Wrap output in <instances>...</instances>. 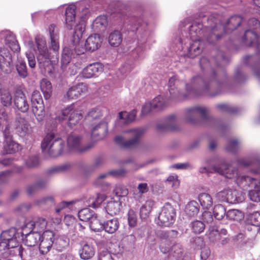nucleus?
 <instances>
[{"label":"nucleus","mask_w":260,"mask_h":260,"mask_svg":"<svg viewBox=\"0 0 260 260\" xmlns=\"http://www.w3.org/2000/svg\"><path fill=\"white\" fill-rule=\"evenodd\" d=\"M242 22V18L239 15L232 16L223 25L214 16L207 19L204 25L199 22H194L188 27L189 38L182 32L179 38L183 55L193 58L199 55L204 47L203 41L205 39L210 44H214L221 37L223 31L230 32L237 28Z\"/></svg>","instance_id":"f257e3e1"},{"label":"nucleus","mask_w":260,"mask_h":260,"mask_svg":"<svg viewBox=\"0 0 260 260\" xmlns=\"http://www.w3.org/2000/svg\"><path fill=\"white\" fill-rule=\"evenodd\" d=\"M48 30L49 34V47L53 54L51 55L49 53L45 39L40 36L35 39L37 46L35 53L40 68L44 70L45 74L51 76L54 71L52 62H55V60L52 59L58 60L59 58V34L58 27L53 24L49 26Z\"/></svg>","instance_id":"f03ea898"},{"label":"nucleus","mask_w":260,"mask_h":260,"mask_svg":"<svg viewBox=\"0 0 260 260\" xmlns=\"http://www.w3.org/2000/svg\"><path fill=\"white\" fill-rule=\"evenodd\" d=\"M202 70L211 74V78L205 79L200 76L193 77L190 84H186V89L189 94L192 93L195 95H207L214 96L216 94H212L211 90L214 83H219L215 75V72L211 67L210 61L206 57H202L200 61Z\"/></svg>","instance_id":"7ed1b4c3"},{"label":"nucleus","mask_w":260,"mask_h":260,"mask_svg":"<svg viewBox=\"0 0 260 260\" xmlns=\"http://www.w3.org/2000/svg\"><path fill=\"white\" fill-rule=\"evenodd\" d=\"M64 141L54 132L47 133L41 143L43 152L52 157L64 154Z\"/></svg>","instance_id":"20e7f679"},{"label":"nucleus","mask_w":260,"mask_h":260,"mask_svg":"<svg viewBox=\"0 0 260 260\" xmlns=\"http://www.w3.org/2000/svg\"><path fill=\"white\" fill-rule=\"evenodd\" d=\"M208 113V110L205 107L195 106L190 107L185 110L184 119L186 122L194 124L198 122L199 115H201L203 120L208 124L212 126L222 128L223 127L222 121L213 117L209 116Z\"/></svg>","instance_id":"39448f33"},{"label":"nucleus","mask_w":260,"mask_h":260,"mask_svg":"<svg viewBox=\"0 0 260 260\" xmlns=\"http://www.w3.org/2000/svg\"><path fill=\"white\" fill-rule=\"evenodd\" d=\"M21 239V234L15 228L3 232L0 236V256H5L9 253V249L17 248Z\"/></svg>","instance_id":"423d86ee"},{"label":"nucleus","mask_w":260,"mask_h":260,"mask_svg":"<svg viewBox=\"0 0 260 260\" xmlns=\"http://www.w3.org/2000/svg\"><path fill=\"white\" fill-rule=\"evenodd\" d=\"M237 185L244 189L249 188L248 197L251 201L260 202V179L250 176L241 177L237 180Z\"/></svg>","instance_id":"0eeeda50"},{"label":"nucleus","mask_w":260,"mask_h":260,"mask_svg":"<svg viewBox=\"0 0 260 260\" xmlns=\"http://www.w3.org/2000/svg\"><path fill=\"white\" fill-rule=\"evenodd\" d=\"M248 25L249 27L245 31L244 40L249 43L250 46H255L260 52V43L258 40V36L256 29L259 28L260 23L256 18H252L249 20Z\"/></svg>","instance_id":"6e6552de"},{"label":"nucleus","mask_w":260,"mask_h":260,"mask_svg":"<svg viewBox=\"0 0 260 260\" xmlns=\"http://www.w3.org/2000/svg\"><path fill=\"white\" fill-rule=\"evenodd\" d=\"M82 117L81 111L76 110L75 105L72 104L63 109L55 118L56 120L61 121L68 118V125L72 127L78 123Z\"/></svg>","instance_id":"1a4fd4ad"},{"label":"nucleus","mask_w":260,"mask_h":260,"mask_svg":"<svg viewBox=\"0 0 260 260\" xmlns=\"http://www.w3.org/2000/svg\"><path fill=\"white\" fill-rule=\"evenodd\" d=\"M128 133L131 138L125 141L121 136H117L114 139L115 142L123 148H132L138 145L139 139L143 135L144 131L141 128L131 129L124 132Z\"/></svg>","instance_id":"9d476101"},{"label":"nucleus","mask_w":260,"mask_h":260,"mask_svg":"<svg viewBox=\"0 0 260 260\" xmlns=\"http://www.w3.org/2000/svg\"><path fill=\"white\" fill-rule=\"evenodd\" d=\"M215 198L220 201L231 204L240 203L244 200V196L241 192L228 188L217 192Z\"/></svg>","instance_id":"9b49d317"},{"label":"nucleus","mask_w":260,"mask_h":260,"mask_svg":"<svg viewBox=\"0 0 260 260\" xmlns=\"http://www.w3.org/2000/svg\"><path fill=\"white\" fill-rule=\"evenodd\" d=\"M176 211L169 203H166L161 209L156 223L161 226H170L175 221Z\"/></svg>","instance_id":"f8f14e48"},{"label":"nucleus","mask_w":260,"mask_h":260,"mask_svg":"<svg viewBox=\"0 0 260 260\" xmlns=\"http://www.w3.org/2000/svg\"><path fill=\"white\" fill-rule=\"evenodd\" d=\"M235 162L239 166L254 167L250 172L255 174L260 173V154L257 152L251 153L248 157L238 158Z\"/></svg>","instance_id":"ddd939ff"},{"label":"nucleus","mask_w":260,"mask_h":260,"mask_svg":"<svg viewBox=\"0 0 260 260\" xmlns=\"http://www.w3.org/2000/svg\"><path fill=\"white\" fill-rule=\"evenodd\" d=\"M212 169L214 171L224 176L227 178H236L237 183L239 178L243 176H248V175H240L237 169L228 165L223 161H219L217 165L213 167Z\"/></svg>","instance_id":"4468645a"},{"label":"nucleus","mask_w":260,"mask_h":260,"mask_svg":"<svg viewBox=\"0 0 260 260\" xmlns=\"http://www.w3.org/2000/svg\"><path fill=\"white\" fill-rule=\"evenodd\" d=\"M67 146L69 152L83 153L89 150L92 146L91 144L83 145L81 138L76 135L71 134L67 139Z\"/></svg>","instance_id":"2eb2a0df"},{"label":"nucleus","mask_w":260,"mask_h":260,"mask_svg":"<svg viewBox=\"0 0 260 260\" xmlns=\"http://www.w3.org/2000/svg\"><path fill=\"white\" fill-rule=\"evenodd\" d=\"M85 31V25L83 23L75 26L73 34V43L74 46V51L76 55H79L84 53L87 50L86 47L83 46L81 42L82 35Z\"/></svg>","instance_id":"dca6fc26"},{"label":"nucleus","mask_w":260,"mask_h":260,"mask_svg":"<svg viewBox=\"0 0 260 260\" xmlns=\"http://www.w3.org/2000/svg\"><path fill=\"white\" fill-rule=\"evenodd\" d=\"M21 231L18 232L21 234V240H23L25 245L28 247H32L37 245L41 240V234L36 233L34 231H31L26 227L21 225Z\"/></svg>","instance_id":"f3484780"},{"label":"nucleus","mask_w":260,"mask_h":260,"mask_svg":"<svg viewBox=\"0 0 260 260\" xmlns=\"http://www.w3.org/2000/svg\"><path fill=\"white\" fill-rule=\"evenodd\" d=\"M3 133L5 139L3 143L4 153L12 154L18 151L20 149V146L13 140L8 126L6 127Z\"/></svg>","instance_id":"a211bd4d"},{"label":"nucleus","mask_w":260,"mask_h":260,"mask_svg":"<svg viewBox=\"0 0 260 260\" xmlns=\"http://www.w3.org/2000/svg\"><path fill=\"white\" fill-rule=\"evenodd\" d=\"M13 68L11 53L7 48L0 49V69L4 74L11 73Z\"/></svg>","instance_id":"6ab92c4d"},{"label":"nucleus","mask_w":260,"mask_h":260,"mask_svg":"<svg viewBox=\"0 0 260 260\" xmlns=\"http://www.w3.org/2000/svg\"><path fill=\"white\" fill-rule=\"evenodd\" d=\"M180 83L177 80L176 76L170 78L168 83L169 90L170 94V98L176 101H179L185 99L187 95L183 94L180 91Z\"/></svg>","instance_id":"aec40b11"},{"label":"nucleus","mask_w":260,"mask_h":260,"mask_svg":"<svg viewBox=\"0 0 260 260\" xmlns=\"http://www.w3.org/2000/svg\"><path fill=\"white\" fill-rule=\"evenodd\" d=\"M54 237L53 232L50 230H46L41 234L39 249L42 254H46L50 250L54 242Z\"/></svg>","instance_id":"412c9836"},{"label":"nucleus","mask_w":260,"mask_h":260,"mask_svg":"<svg viewBox=\"0 0 260 260\" xmlns=\"http://www.w3.org/2000/svg\"><path fill=\"white\" fill-rule=\"evenodd\" d=\"M47 224L46 219L39 217L34 220H24V223L22 225L34 231L36 233H40L41 235L45 231Z\"/></svg>","instance_id":"4be33fe9"},{"label":"nucleus","mask_w":260,"mask_h":260,"mask_svg":"<svg viewBox=\"0 0 260 260\" xmlns=\"http://www.w3.org/2000/svg\"><path fill=\"white\" fill-rule=\"evenodd\" d=\"M4 40L6 45L13 51H19L20 48L13 34L9 30L0 32V40Z\"/></svg>","instance_id":"5701e85b"},{"label":"nucleus","mask_w":260,"mask_h":260,"mask_svg":"<svg viewBox=\"0 0 260 260\" xmlns=\"http://www.w3.org/2000/svg\"><path fill=\"white\" fill-rule=\"evenodd\" d=\"M14 104L17 108L22 112H26L29 109V104L23 91L17 89L14 94Z\"/></svg>","instance_id":"b1692460"},{"label":"nucleus","mask_w":260,"mask_h":260,"mask_svg":"<svg viewBox=\"0 0 260 260\" xmlns=\"http://www.w3.org/2000/svg\"><path fill=\"white\" fill-rule=\"evenodd\" d=\"M87 90V87L85 84L83 83H79L70 87L64 98H67L68 100L76 99L82 93L86 92Z\"/></svg>","instance_id":"393cba45"},{"label":"nucleus","mask_w":260,"mask_h":260,"mask_svg":"<svg viewBox=\"0 0 260 260\" xmlns=\"http://www.w3.org/2000/svg\"><path fill=\"white\" fill-rule=\"evenodd\" d=\"M103 71V66L99 62L89 64L82 71V75L85 78H90L96 76L98 73Z\"/></svg>","instance_id":"a878e982"},{"label":"nucleus","mask_w":260,"mask_h":260,"mask_svg":"<svg viewBox=\"0 0 260 260\" xmlns=\"http://www.w3.org/2000/svg\"><path fill=\"white\" fill-rule=\"evenodd\" d=\"M76 6L69 5L66 10V25L69 29H72L75 23Z\"/></svg>","instance_id":"bb28decb"},{"label":"nucleus","mask_w":260,"mask_h":260,"mask_svg":"<svg viewBox=\"0 0 260 260\" xmlns=\"http://www.w3.org/2000/svg\"><path fill=\"white\" fill-rule=\"evenodd\" d=\"M142 22V20L141 18L135 16H127L126 19L124 18V23L129 26L128 29L132 32L138 31L140 32L143 25Z\"/></svg>","instance_id":"cd10ccee"},{"label":"nucleus","mask_w":260,"mask_h":260,"mask_svg":"<svg viewBox=\"0 0 260 260\" xmlns=\"http://www.w3.org/2000/svg\"><path fill=\"white\" fill-rule=\"evenodd\" d=\"M108 19L106 15L98 16L92 24V29L95 32L104 31L108 26Z\"/></svg>","instance_id":"c85d7f7f"},{"label":"nucleus","mask_w":260,"mask_h":260,"mask_svg":"<svg viewBox=\"0 0 260 260\" xmlns=\"http://www.w3.org/2000/svg\"><path fill=\"white\" fill-rule=\"evenodd\" d=\"M101 40L98 34H93L86 39L85 42V46L87 51H94L100 46Z\"/></svg>","instance_id":"c756f323"},{"label":"nucleus","mask_w":260,"mask_h":260,"mask_svg":"<svg viewBox=\"0 0 260 260\" xmlns=\"http://www.w3.org/2000/svg\"><path fill=\"white\" fill-rule=\"evenodd\" d=\"M18 125L16 129L22 137L28 136L31 135L32 129L29 123L24 118H20L18 120Z\"/></svg>","instance_id":"7c9ffc66"},{"label":"nucleus","mask_w":260,"mask_h":260,"mask_svg":"<svg viewBox=\"0 0 260 260\" xmlns=\"http://www.w3.org/2000/svg\"><path fill=\"white\" fill-rule=\"evenodd\" d=\"M121 207V202L120 201L119 199L118 200H116L111 198L110 200L107 202V204L105 208L106 212L109 214L114 215L119 213Z\"/></svg>","instance_id":"2f4dec72"},{"label":"nucleus","mask_w":260,"mask_h":260,"mask_svg":"<svg viewBox=\"0 0 260 260\" xmlns=\"http://www.w3.org/2000/svg\"><path fill=\"white\" fill-rule=\"evenodd\" d=\"M107 133V123L100 122L98 124L93 126L91 135L93 137H98V139H102L106 136Z\"/></svg>","instance_id":"473e14b6"},{"label":"nucleus","mask_w":260,"mask_h":260,"mask_svg":"<svg viewBox=\"0 0 260 260\" xmlns=\"http://www.w3.org/2000/svg\"><path fill=\"white\" fill-rule=\"evenodd\" d=\"M80 257L85 260H87L95 254V249L93 246L88 243H83L81 248L79 251Z\"/></svg>","instance_id":"72a5a7b5"},{"label":"nucleus","mask_w":260,"mask_h":260,"mask_svg":"<svg viewBox=\"0 0 260 260\" xmlns=\"http://www.w3.org/2000/svg\"><path fill=\"white\" fill-rule=\"evenodd\" d=\"M137 111L135 110L127 113L125 111L121 112L119 113V120L117 121V124H120L122 123L127 124L135 120Z\"/></svg>","instance_id":"f704fd0d"},{"label":"nucleus","mask_w":260,"mask_h":260,"mask_svg":"<svg viewBox=\"0 0 260 260\" xmlns=\"http://www.w3.org/2000/svg\"><path fill=\"white\" fill-rule=\"evenodd\" d=\"M122 41V35L119 30H114L109 34L108 42L109 44L114 47L119 46Z\"/></svg>","instance_id":"c9c22d12"},{"label":"nucleus","mask_w":260,"mask_h":260,"mask_svg":"<svg viewBox=\"0 0 260 260\" xmlns=\"http://www.w3.org/2000/svg\"><path fill=\"white\" fill-rule=\"evenodd\" d=\"M119 226V223L118 219L114 218L104 222L103 229L108 233L113 234L118 230Z\"/></svg>","instance_id":"e433bc0d"},{"label":"nucleus","mask_w":260,"mask_h":260,"mask_svg":"<svg viewBox=\"0 0 260 260\" xmlns=\"http://www.w3.org/2000/svg\"><path fill=\"white\" fill-rule=\"evenodd\" d=\"M200 206L197 202L191 201L185 206L184 211L188 216L194 217L198 214Z\"/></svg>","instance_id":"4c0bfd02"},{"label":"nucleus","mask_w":260,"mask_h":260,"mask_svg":"<svg viewBox=\"0 0 260 260\" xmlns=\"http://www.w3.org/2000/svg\"><path fill=\"white\" fill-rule=\"evenodd\" d=\"M70 240L65 236L58 237L54 242V247L58 252L65 250L69 245Z\"/></svg>","instance_id":"58836bf2"},{"label":"nucleus","mask_w":260,"mask_h":260,"mask_svg":"<svg viewBox=\"0 0 260 260\" xmlns=\"http://www.w3.org/2000/svg\"><path fill=\"white\" fill-rule=\"evenodd\" d=\"M198 199L203 208L209 209L213 205V199L208 193H200L198 196Z\"/></svg>","instance_id":"ea45409f"},{"label":"nucleus","mask_w":260,"mask_h":260,"mask_svg":"<svg viewBox=\"0 0 260 260\" xmlns=\"http://www.w3.org/2000/svg\"><path fill=\"white\" fill-rule=\"evenodd\" d=\"M40 87L44 98L46 100L49 99L52 93V85L50 82L46 79H43L40 82Z\"/></svg>","instance_id":"a19ab883"},{"label":"nucleus","mask_w":260,"mask_h":260,"mask_svg":"<svg viewBox=\"0 0 260 260\" xmlns=\"http://www.w3.org/2000/svg\"><path fill=\"white\" fill-rule=\"evenodd\" d=\"M154 204L153 201L148 200L141 207L140 210V215L142 218H146L149 216L154 206Z\"/></svg>","instance_id":"79ce46f5"},{"label":"nucleus","mask_w":260,"mask_h":260,"mask_svg":"<svg viewBox=\"0 0 260 260\" xmlns=\"http://www.w3.org/2000/svg\"><path fill=\"white\" fill-rule=\"evenodd\" d=\"M126 173V171L123 169H119L117 170L112 171L108 173L103 174L100 175L95 181V184L97 185H102L103 184L102 180L110 175H112L114 176H122Z\"/></svg>","instance_id":"37998d69"},{"label":"nucleus","mask_w":260,"mask_h":260,"mask_svg":"<svg viewBox=\"0 0 260 260\" xmlns=\"http://www.w3.org/2000/svg\"><path fill=\"white\" fill-rule=\"evenodd\" d=\"M0 100L5 107H9L12 104V97L9 91L6 89H1L0 91Z\"/></svg>","instance_id":"c03bdc74"},{"label":"nucleus","mask_w":260,"mask_h":260,"mask_svg":"<svg viewBox=\"0 0 260 260\" xmlns=\"http://www.w3.org/2000/svg\"><path fill=\"white\" fill-rule=\"evenodd\" d=\"M242 143V141L237 138H233L229 140L226 149L227 151L232 153H236Z\"/></svg>","instance_id":"a18cd8bd"},{"label":"nucleus","mask_w":260,"mask_h":260,"mask_svg":"<svg viewBox=\"0 0 260 260\" xmlns=\"http://www.w3.org/2000/svg\"><path fill=\"white\" fill-rule=\"evenodd\" d=\"M72 57H75L72 50L68 47H64L62 51L61 59L62 68L66 67L70 62Z\"/></svg>","instance_id":"49530a36"},{"label":"nucleus","mask_w":260,"mask_h":260,"mask_svg":"<svg viewBox=\"0 0 260 260\" xmlns=\"http://www.w3.org/2000/svg\"><path fill=\"white\" fill-rule=\"evenodd\" d=\"M36 204L41 207L48 208L54 205L55 202L53 197L49 196L36 200Z\"/></svg>","instance_id":"de8ad7c7"},{"label":"nucleus","mask_w":260,"mask_h":260,"mask_svg":"<svg viewBox=\"0 0 260 260\" xmlns=\"http://www.w3.org/2000/svg\"><path fill=\"white\" fill-rule=\"evenodd\" d=\"M17 73L20 77L25 78L27 76L28 73L25 62L22 59H18L16 64Z\"/></svg>","instance_id":"09e8293b"},{"label":"nucleus","mask_w":260,"mask_h":260,"mask_svg":"<svg viewBox=\"0 0 260 260\" xmlns=\"http://www.w3.org/2000/svg\"><path fill=\"white\" fill-rule=\"evenodd\" d=\"M32 111L39 122L42 121L44 119L45 113L43 104L32 106Z\"/></svg>","instance_id":"8fccbe9b"},{"label":"nucleus","mask_w":260,"mask_h":260,"mask_svg":"<svg viewBox=\"0 0 260 260\" xmlns=\"http://www.w3.org/2000/svg\"><path fill=\"white\" fill-rule=\"evenodd\" d=\"M89 221V227L91 230L94 232H99L103 229L104 223H102L97 215H94Z\"/></svg>","instance_id":"3c124183"},{"label":"nucleus","mask_w":260,"mask_h":260,"mask_svg":"<svg viewBox=\"0 0 260 260\" xmlns=\"http://www.w3.org/2000/svg\"><path fill=\"white\" fill-rule=\"evenodd\" d=\"M176 116L175 114H171L167 117L165 120V125L158 124L157 128L158 130H166L167 129H174L175 127L172 125L176 121Z\"/></svg>","instance_id":"603ef678"},{"label":"nucleus","mask_w":260,"mask_h":260,"mask_svg":"<svg viewBox=\"0 0 260 260\" xmlns=\"http://www.w3.org/2000/svg\"><path fill=\"white\" fill-rule=\"evenodd\" d=\"M226 216L229 219L237 221H240L244 218L243 213L237 209L229 210L226 213Z\"/></svg>","instance_id":"864d4df0"},{"label":"nucleus","mask_w":260,"mask_h":260,"mask_svg":"<svg viewBox=\"0 0 260 260\" xmlns=\"http://www.w3.org/2000/svg\"><path fill=\"white\" fill-rule=\"evenodd\" d=\"M19 255L22 260H32L35 255L34 251L29 248L23 249L20 247L18 249Z\"/></svg>","instance_id":"5fc2aeb1"},{"label":"nucleus","mask_w":260,"mask_h":260,"mask_svg":"<svg viewBox=\"0 0 260 260\" xmlns=\"http://www.w3.org/2000/svg\"><path fill=\"white\" fill-rule=\"evenodd\" d=\"M149 102L154 110H159L167 105L166 99L161 95L155 97L152 101Z\"/></svg>","instance_id":"6e6d98bb"},{"label":"nucleus","mask_w":260,"mask_h":260,"mask_svg":"<svg viewBox=\"0 0 260 260\" xmlns=\"http://www.w3.org/2000/svg\"><path fill=\"white\" fill-rule=\"evenodd\" d=\"M134 46H137L132 50V55L136 58H142L145 56V47L143 45H137V42H133Z\"/></svg>","instance_id":"4d7b16f0"},{"label":"nucleus","mask_w":260,"mask_h":260,"mask_svg":"<svg viewBox=\"0 0 260 260\" xmlns=\"http://www.w3.org/2000/svg\"><path fill=\"white\" fill-rule=\"evenodd\" d=\"M94 215L93 211L89 208H84L78 212L79 218L83 221H89Z\"/></svg>","instance_id":"13d9d810"},{"label":"nucleus","mask_w":260,"mask_h":260,"mask_svg":"<svg viewBox=\"0 0 260 260\" xmlns=\"http://www.w3.org/2000/svg\"><path fill=\"white\" fill-rule=\"evenodd\" d=\"M105 196L103 194H98L95 197L89 199L88 206L93 208L98 207L104 200Z\"/></svg>","instance_id":"bf43d9fd"},{"label":"nucleus","mask_w":260,"mask_h":260,"mask_svg":"<svg viewBox=\"0 0 260 260\" xmlns=\"http://www.w3.org/2000/svg\"><path fill=\"white\" fill-rule=\"evenodd\" d=\"M226 211L224 207L222 205L219 204L214 206L213 209V214L215 218L217 220L222 219L226 214Z\"/></svg>","instance_id":"052dcab7"},{"label":"nucleus","mask_w":260,"mask_h":260,"mask_svg":"<svg viewBox=\"0 0 260 260\" xmlns=\"http://www.w3.org/2000/svg\"><path fill=\"white\" fill-rule=\"evenodd\" d=\"M114 192L116 196L119 198H123L127 196L128 193L127 188L123 185H116L114 189Z\"/></svg>","instance_id":"680f3d73"},{"label":"nucleus","mask_w":260,"mask_h":260,"mask_svg":"<svg viewBox=\"0 0 260 260\" xmlns=\"http://www.w3.org/2000/svg\"><path fill=\"white\" fill-rule=\"evenodd\" d=\"M102 115V110L100 108H93L89 111L86 116V120L90 121L100 118Z\"/></svg>","instance_id":"e2e57ef3"},{"label":"nucleus","mask_w":260,"mask_h":260,"mask_svg":"<svg viewBox=\"0 0 260 260\" xmlns=\"http://www.w3.org/2000/svg\"><path fill=\"white\" fill-rule=\"evenodd\" d=\"M213 161L212 159L208 158L206 159L205 160V164L207 165V166L202 167L199 169V172L201 173H216L215 171H214L212 169L213 167L214 166H216L217 164L215 165H211V162Z\"/></svg>","instance_id":"0e129e2a"},{"label":"nucleus","mask_w":260,"mask_h":260,"mask_svg":"<svg viewBox=\"0 0 260 260\" xmlns=\"http://www.w3.org/2000/svg\"><path fill=\"white\" fill-rule=\"evenodd\" d=\"M191 226L192 231L196 234H200L205 229V224L199 220H196L191 222Z\"/></svg>","instance_id":"69168bd1"},{"label":"nucleus","mask_w":260,"mask_h":260,"mask_svg":"<svg viewBox=\"0 0 260 260\" xmlns=\"http://www.w3.org/2000/svg\"><path fill=\"white\" fill-rule=\"evenodd\" d=\"M127 220L128 225L131 228L137 225V216L136 213L133 210H129L127 213Z\"/></svg>","instance_id":"338daca9"},{"label":"nucleus","mask_w":260,"mask_h":260,"mask_svg":"<svg viewBox=\"0 0 260 260\" xmlns=\"http://www.w3.org/2000/svg\"><path fill=\"white\" fill-rule=\"evenodd\" d=\"M249 220L251 224L258 226L260 225V212H254L249 215Z\"/></svg>","instance_id":"774afa93"}]
</instances>
